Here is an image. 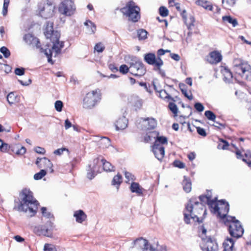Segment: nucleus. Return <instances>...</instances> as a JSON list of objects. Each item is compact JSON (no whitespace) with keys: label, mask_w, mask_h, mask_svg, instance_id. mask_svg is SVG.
<instances>
[{"label":"nucleus","mask_w":251,"mask_h":251,"mask_svg":"<svg viewBox=\"0 0 251 251\" xmlns=\"http://www.w3.org/2000/svg\"><path fill=\"white\" fill-rule=\"evenodd\" d=\"M19 203L17 210L26 213L29 217H32L37 212L39 203L33 197V193L28 189H23L19 194Z\"/></svg>","instance_id":"1"},{"label":"nucleus","mask_w":251,"mask_h":251,"mask_svg":"<svg viewBox=\"0 0 251 251\" xmlns=\"http://www.w3.org/2000/svg\"><path fill=\"white\" fill-rule=\"evenodd\" d=\"M203 215L206 214V210L203 204L195 201L194 199H191L186 204L185 208L183 211L184 220L186 224L190 223V219L194 221L201 223L198 216L201 213Z\"/></svg>","instance_id":"2"},{"label":"nucleus","mask_w":251,"mask_h":251,"mask_svg":"<svg viewBox=\"0 0 251 251\" xmlns=\"http://www.w3.org/2000/svg\"><path fill=\"white\" fill-rule=\"evenodd\" d=\"M45 35L47 38H50L53 46L51 48L52 54H54L55 57L61 52V49L64 47V42H60L59 39L60 36V33L57 31H54L53 30V23L49 22L48 23L47 27L45 31Z\"/></svg>","instance_id":"3"},{"label":"nucleus","mask_w":251,"mask_h":251,"mask_svg":"<svg viewBox=\"0 0 251 251\" xmlns=\"http://www.w3.org/2000/svg\"><path fill=\"white\" fill-rule=\"evenodd\" d=\"M233 64L234 71L236 74L245 79L251 80V66L247 62L236 58Z\"/></svg>","instance_id":"4"},{"label":"nucleus","mask_w":251,"mask_h":251,"mask_svg":"<svg viewBox=\"0 0 251 251\" xmlns=\"http://www.w3.org/2000/svg\"><path fill=\"white\" fill-rule=\"evenodd\" d=\"M225 224L228 226L229 234L232 237L238 238L242 236L243 228L240 222L236 220L235 217L227 216Z\"/></svg>","instance_id":"5"},{"label":"nucleus","mask_w":251,"mask_h":251,"mask_svg":"<svg viewBox=\"0 0 251 251\" xmlns=\"http://www.w3.org/2000/svg\"><path fill=\"white\" fill-rule=\"evenodd\" d=\"M140 8L132 1H129L121 10L123 14L128 17L129 20L133 22H137L140 19Z\"/></svg>","instance_id":"6"},{"label":"nucleus","mask_w":251,"mask_h":251,"mask_svg":"<svg viewBox=\"0 0 251 251\" xmlns=\"http://www.w3.org/2000/svg\"><path fill=\"white\" fill-rule=\"evenodd\" d=\"M209 208L212 212L217 213L220 218L224 219L228 212L229 205L225 200H222L218 202L215 200L214 202L209 203Z\"/></svg>","instance_id":"7"},{"label":"nucleus","mask_w":251,"mask_h":251,"mask_svg":"<svg viewBox=\"0 0 251 251\" xmlns=\"http://www.w3.org/2000/svg\"><path fill=\"white\" fill-rule=\"evenodd\" d=\"M99 90H93L88 93L83 100V107L85 108H91L100 100V95Z\"/></svg>","instance_id":"8"},{"label":"nucleus","mask_w":251,"mask_h":251,"mask_svg":"<svg viewBox=\"0 0 251 251\" xmlns=\"http://www.w3.org/2000/svg\"><path fill=\"white\" fill-rule=\"evenodd\" d=\"M130 73L136 76H142L146 72V69L142 62L134 57L130 63L129 66Z\"/></svg>","instance_id":"9"},{"label":"nucleus","mask_w":251,"mask_h":251,"mask_svg":"<svg viewBox=\"0 0 251 251\" xmlns=\"http://www.w3.org/2000/svg\"><path fill=\"white\" fill-rule=\"evenodd\" d=\"M75 5L72 0H65L62 1L59 6V12L65 16H70L75 11Z\"/></svg>","instance_id":"10"},{"label":"nucleus","mask_w":251,"mask_h":251,"mask_svg":"<svg viewBox=\"0 0 251 251\" xmlns=\"http://www.w3.org/2000/svg\"><path fill=\"white\" fill-rule=\"evenodd\" d=\"M200 247L202 251H217L218 249V244L215 240L210 236L202 237Z\"/></svg>","instance_id":"11"},{"label":"nucleus","mask_w":251,"mask_h":251,"mask_svg":"<svg viewBox=\"0 0 251 251\" xmlns=\"http://www.w3.org/2000/svg\"><path fill=\"white\" fill-rule=\"evenodd\" d=\"M54 6L52 4L40 3L38 5V10L41 16L47 19L51 17L54 13Z\"/></svg>","instance_id":"12"},{"label":"nucleus","mask_w":251,"mask_h":251,"mask_svg":"<svg viewBox=\"0 0 251 251\" xmlns=\"http://www.w3.org/2000/svg\"><path fill=\"white\" fill-rule=\"evenodd\" d=\"M52 223L48 221L45 225L39 226L34 228V232L39 235H44L50 237L52 235Z\"/></svg>","instance_id":"13"},{"label":"nucleus","mask_w":251,"mask_h":251,"mask_svg":"<svg viewBox=\"0 0 251 251\" xmlns=\"http://www.w3.org/2000/svg\"><path fill=\"white\" fill-rule=\"evenodd\" d=\"M144 60L148 64L153 65L154 67L156 66H159L163 65V61L159 56L156 57L154 53H148L144 55Z\"/></svg>","instance_id":"14"},{"label":"nucleus","mask_w":251,"mask_h":251,"mask_svg":"<svg viewBox=\"0 0 251 251\" xmlns=\"http://www.w3.org/2000/svg\"><path fill=\"white\" fill-rule=\"evenodd\" d=\"M35 163L39 168H45L46 172L49 171L50 173H52L53 172V170L52 169L53 165L50 160L48 159L46 157H38Z\"/></svg>","instance_id":"15"},{"label":"nucleus","mask_w":251,"mask_h":251,"mask_svg":"<svg viewBox=\"0 0 251 251\" xmlns=\"http://www.w3.org/2000/svg\"><path fill=\"white\" fill-rule=\"evenodd\" d=\"M149 244L147 240L142 237L137 238L132 243L131 248H136L141 251H147L149 249Z\"/></svg>","instance_id":"16"},{"label":"nucleus","mask_w":251,"mask_h":251,"mask_svg":"<svg viewBox=\"0 0 251 251\" xmlns=\"http://www.w3.org/2000/svg\"><path fill=\"white\" fill-rule=\"evenodd\" d=\"M33 44H35L37 49H40V51L42 53H44L48 58V61L51 64H53V62L51 59V56L52 55V52L50 49H44L41 47L39 39L37 38L34 39Z\"/></svg>","instance_id":"17"},{"label":"nucleus","mask_w":251,"mask_h":251,"mask_svg":"<svg viewBox=\"0 0 251 251\" xmlns=\"http://www.w3.org/2000/svg\"><path fill=\"white\" fill-rule=\"evenodd\" d=\"M152 151L155 157L159 161H161L165 154L164 148L162 145H153Z\"/></svg>","instance_id":"18"},{"label":"nucleus","mask_w":251,"mask_h":251,"mask_svg":"<svg viewBox=\"0 0 251 251\" xmlns=\"http://www.w3.org/2000/svg\"><path fill=\"white\" fill-rule=\"evenodd\" d=\"M144 122L143 125L145 126V130L152 129L155 128L157 126V122L153 118H147L146 119H142Z\"/></svg>","instance_id":"19"},{"label":"nucleus","mask_w":251,"mask_h":251,"mask_svg":"<svg viewBox=\"0 0 251 251\" xmlns=\"http://www.w3.org/2000/svg\"><path fill=\"white\" fill-rule=\"evenodd\" d=\"M222 59V54L218 51H212L209 54V57L207 59L208 61L211 64H217Z\"/></svg>","instance_id":"20"},{"label":"nucleus","mask_w":251,"mask_h":251,"mask_svg":"<svg viewBox=\"0 0 251 251\" xmlns=\"http://www.w3.org/2000/svg\"><path fill=\"white\" fill-rule=\"evenodd\" d=\"M220 72L224 76V81L230 82L233 77L232 74L230 70L227 67L221 66Z\"/></svg>","instance_id":"21"},{"label":"nucleus","mask_w":251,"mask_h":251,"mask_svg":"<svg viewBox=\"0 0 251 251\" xmlns=\"http://www.w3.org/2000/svg\"><path fill=\"white\" fill-rule=\"evenodd\" d=\"M128 124V120L125 117L123 116L122 118H119L116 122L115 126L116 130H123L125 129Z\"/></svg>","instance_id":"22"},{"label":"nucleus","mask_w":251,"mask_h":251,"mask_svg":"<svg viewBox=\"0 0 251 251\" xmlns=\"http://www.w3.org/2000/svg\"><path fill=\"white\" fill-rule=\"evenodd\" d=\"M130 190L132 193H135L138 196H141L143 194V188L140 186L138 183L132 182Z\"/></svg>","instance_id":"23"},{"label":"nucleus","mask_w":251,"mask_h":251,"mask_svg":"<svg viewBox=\"0 0 251 251\" xmlns=\"http://www.w3.org/2000/svg\"><path fill=\"white\" fill-rule=\"evenodd\" d=\"M74 216L75 218L76 221L79 223H82L87 218L86 215L81 210L75 212Z\"/></svg>","instance_id":"24"},{"label":"nucleus","mask_w":251,"mask_h":251,"mask_svg":"<svg viewBox=\"0 0 251 251\" xmlns=\"http://www.w3.org/2000/svg\"><path fill=\"white\" fill-rule=\"evenodd\" d=\"M233 240L227 237L223 243L224 251H233Z\"/></svg>","instance_id":"25"},{"label":"nucleus","mask_w":251,"mask_h":251,"mask_svg":"<svg viewBox=\"0 0 251 251\" xmlns=\"http://www.w3.org/2000/svg\"><path fill=\"white\" fill-rule=\"evenodd\" d=\"M182 185L183 186V189L185 192L189 193L191 191V182L190 179L187 178L186 176H184V179L182 182Z\"/></svg>","instance_id":"26"},{"label":"nucleus","mask_w":251,"mask_h":251,"mask_svg":"<svg viewBox=\"0 0 251 251\" xmlns=\"http://www.w3.org/2000/svg\"><path fill=\"white\" fill-rule=\"evenodd\" d=\"M196 3L198 5L203 7L204 9L210 11H213V8H214L210 2L205 0H198L196 1Z\"/></svg>","instance_id":"27"},{"label":"nucleus","mask_w":251,"mask_h":251,"mask_svg":"<svg viewBox=\"0 0 251 251\" xmlns=\"http://www.w3.org/2000/svg\"><path fill=\"white\" fill-rule=\"evenodd\" d=\"M186 11L185 10H183L182 12L181 13V15L182 17V18L185 21L186 24L187 25V27L189 29H191L192 26H193L194 23L195 22V19L194 17L190 16L189 18V22H188L186 19Z\"/></svg>","instance_id":"28"},{"label":"nucleus","mask_w":251,"mask_h":251,"mask_svg":"<svg viewBox=\"0 0 251 251\" xmlns=\"http://www.w3.org/2000/svg\"><path fill=\"white\" fill-rule=\"evenodd\" d=\"M222 20L225 23H228L232 24L233 27L238 25V22L236 19L232 18L230 16H225L222 17Z\"/></svg>","instance_id":"29"},{"label":"nucleus","mask_w":251,"mask_h":251,"mask_svg":"<svg viewBox=\"0 0 251 251\" xmlns=\"http://www.w3.org/2000/svg\"><path fill=\"white\" fill-rule=\"evenodd\" d=\"M101 162L102 163L103 168L105 171L112 172L114 171V167L110 162L106 161L103 158L101 159Z\"/></svg>","instance_id":"30"},{"label":"nucleus","mask_w":251,"mask_h":251,"mask_svg":"<svg viewBox=\"0 0 251 251\" xmlns=\"http://www.w3.org/2000/svg\"><path fill=\"white\" fill-rule=\"evenodd\" d=\"M89 169L88 170L87 172V177L89 179H93L95 175H96V172L98 171V170L96 169V167L95 166H93L91 168V165H89Z\"/></svg>","instance_id":"31"},{"label":"nucleus","mask_w":251,"mask_h":251,"mask_svg":"<svg viewBox=\"0 0 251 251\" xmlns=\"http://www.w3.org/2000/svg\"><path fill=\"white\" fill-rule=\"evenodd\" d=\"M236 1L237 0H222L223 7L229 9L235 4Z\"/></svg>","instance_id":"32"},{"label":"nucleus","mask_w":251,"mask_h":251,"mask_svg":"<svg viewBox=\"0 0 251 251\" xmlns=\"http://www.w3.org/2000/svg\"><path fill=\"white\" fill-rule=\"evenodd\" d=\"M122 182V176L119 174H117L116 176H114L112 181V185L116 186L117 188H118Z\"/></svg>","instance_id":"33"},{"label":"nucleus","mask_w":251,"mask_h":251,"mask_svg":"<svg viewBox=\"0 0 251 251\" xmlns=\"http://www.w3.org/2000/svg\"><path fill=\"white\" fill-rule=\"evenodd\" d=\"M167 138L164 136H157L155 141L154 145H162L163 144H167Z\"/></svg>","instance_id":"34"},{"label":"nucleus","mask_w":251,"mask_h":251,"mask_svg":"<svg viewBox=\"0 0 251 251\" xmlns=\"http://www.w3.org/2000/svg\"><path fill=\"white\" fill-rule=\"evenodd\" d=\"M99 144L102 148H106L110 146V140L108 138L103 137L100 141Z\"/></svg>","instance_id":"35"},{"label":"nucleus","mask_w":251,"mask_h":251,"mask_svg":"<svg viewBox=\"0 0 251 251\" xmlns=\"http://www.w3.org/2000/svg\"><path fill=\"white\" fill-rule=\"evenodd\" d=\"M210 196H200L199 197L200 200L201 201V203L203 204V203H207L208 206H209V203L210 202H214L215 200H211Z\"/></svg>","instance_id":"36"},{"label":"nucleus","mask_w":251,"mask_h":251,"mask_svg":"<svg viewBox=\"0 0 251 251\" xmlns=\"http://www.w3.org/2000/svg\"><path fill=\"white\" fill-rule=\"evenodd\" d=\"M84 25L87 26L88 28H90L89 31L90 33L93 34L95 33L96 30V26L91 21H87L84 23Z\"/></svg>","instance_id":"37"},{"label":"nucleus","mask_w":251,"mask_h":251,"mask_svg":"<svg viewBox=\"0 0 251 251\" xmlns=\"http://www.w3.org/2000/svg\"><path fill=\"white\" fill-rule=\"evenodd\" d=\"M148 32L143 29H140L137 30V35L139 40H144L147 37Z\"/></svg>","instance_id":"38"},{"label":"nucleus","mask_w":251,"mask_h":251,"mask_svg":"<svg viewBox=\"0 0 251 251\" xmlns=\"http://www.w3.org/2000/svg\"><path fill=\"white\" fill-rule=\"evenodd\" d=\"M159 97L161 99H168L171 100L173 101H175L173 98L171 97L165 90L162 89L161 91H159Z\"/></svg>","instance_id":"39"},{"label":"nucleus","mask_w":251,"mask_h":251,"mask_svg":"<svg viewBox=\"0 0 251 251\" xmlns=\"http://www.w3.org/2000/svg\"><path fill=\"white\" fill-rule=\"evenodd\" d=\"M35 38H36V37H34L30 34H25L24 37V40L27 44H33V42L34 41V39H35Z\"/></svg>","instance_id":"40"},{"label":"nucleus","mask_w":251,"mask_h":251,"mask_svg":"<svg viewBox=\"0 0 251 251\" xmlns=\"http://www.w3.org/2000/svg\"><path fill=\"white\" fill-rule=\"evenodd\" d=\"M47 174L46 171L44 169L41 170L39 173L34 175V178L35 180L42 179Z\"/></svg>","instance_id":"41"},{"label":"nucleus","mask_w":251,"mask_h":251,"mask_svg":"<svg viewBox=\"0 0 251 251\" xmlns=\"http://www.w3.org/2000/svg\"><path fill=\"white\" fill-rule=\"evenodd\" d=\"M125 176L126 178V182L129 183L130 181L133 182L135 179V176L131 173L125 171Z\"/></svg>","instance_id":"42"},{"label":"nucleus","mask_w":251,"mask_h":251,"mask_svg":"<svg viewBox=\"0 0 251 251\" xmlns=\"http://www.w3.org/2000/svg\"><path fill=\"white\" fill-rule=\"evenodd\" d=\"M133 102L134 103V106L137 108L139 109L142 106L143 101L138 97H135L134 98V101Z\"/></svg>","instance_id":"43"},{"label":"nucleus","mask_w":251,"mask_h":251,"mask_svg":"<svg viewBox=\"0 0 251 251\" xmlns=\"http://www.w3.org/2000/svg\"><path fill=\"white\" fill-rule=\"evenodd\" d=\"M204 115L208 120L215 121L216 115L213 112L209 110L206 111L204 113Z\"/></svg>","instance_id":"44"},{"label":"nucleus","mask_w":251,"mask_h":251,"mask_svg":"<svg viewBox=\"0 0 251 251\" xmlns=\"http://www.w3.org/2000/svg\"><path fill=\"white\" fill-rule=\"evenodd\" d=\"M10 2V0H4L2 14L3 16H5L7 13L8 7Z\"/></svg>","instance_id":"45"},{"label":"nucleus","mask_w":251,"mask_h":251,"mask_svg":"<svg viewBox=\"0 0 251 251\" xmlns=\"http://www.w3.org/2000/svg\"><path fill=\"white\" fill-rule=\"evenodd\" d=\"M7 100L10 104L14 103L16 100V96L14 93H10L7 96Z\"/></svg>","instance_id":"46"},{"label":"nucleus","mask_w":251,"mask_h":251,"mask_svg":"<svg viewBox=\"0 0 251 251\" xmlns=\"http://www.w3.org/2000/svg\"><path fill=\"white\" fill-rule=\"evenodd\" d=\"M63 106V103L61 100H56L54 103V107L57 112H61Z\"/></svg>","instance_id":"47"},{"label":"nucleus","mask_w":251,"mask_h":251,"mask_svg":"<svg viewBox=\"0 0 251 251\" xmlns=\"http://www.w3.org/2000/svg\"><path fill=\"white\" fill-rule=\"evenodd\" d=\"M169 107L175 115L176 116L178 113V108L174 102H170L169 104Z\"/></svg>","instance_id":"48"},{"label":"nucleus","mask_w":251,"mask_h":251,"mask_svg":"<svg viewBox=\"0 0 251 251\" xmlns=\"http://www.w3.org/2000/svg\"><path fill=\"white\" fill-rule=\"evenodd\" d=\"M0 51L3 54L5 58H8L10 55L9 50L4 46L0 48Z\"/></svg>","instance_id":"49"},{"label":"nucleus","mask_w":251,"mask_h":251,"mask_svg":"<svg viewBox=\"0 0 251 251\" xmlns=\"http://www.w3.org/2000/svg\"><path fill=\"white\" fill-rule=\"evenodd\" d=\"M105 49V47L101 43L96 44L94 47V50L98 52H102Z\"/></svg>","instance_id":"50"},{"label":"nucleus","mask_w":251,"mask_h":251,"mask_svg":"<svg viewBox=\"0 0 251 251\" xmlns=\"http://www.w3.org/2000/svg\"><path fill=\"white\" fill-rule=\"evenodd\" d=\"M159 14L161 16L165 17L168 15L169 11L166 7L161 6L159 8Z\"/></svg>","instance_id":"51"},{"label":"nucleus","mask_w":251,"mask_h":251,"mask_svg":"<svg viewBox=\"0 0 251 251\" xmlns=\"http://www.w3.org/2000/svg\"><path fill=\"white\" fill-rule=\"evenodd\" d=\"M42 215L46 218L50 219L52 217V215L50 212L47 211V209L45 207H43L41 208Z\"/></svg>","instance_id":"52"},{"label":"nucleus","mask_w":251,"mask_h":251,"mask_svg":"<svg viewBox=\"0 0 251 251\" xmlns=\"http://www.w3.org/2000/svg\"><path fill=\"white\" fill-rule=\"evenodd\" d=\"M129 69V67L128 68L127 65L123 64L120 67L119 71L123 74H126L128 73Z\"/></svg>","instance_id":"53"},{"label":"nucleus","mask_w":251,"mask_h":251,"mask_svg":"<svg viewBox=\"0 0 251 251\" xmlns=\"http://www.w3.org/2000/svg\"><path fill=\"white\" fill-rule=\"evenodd\" d=\"M173 165L174 166L180 169L184 168L185 166V165L184 163L177 160H175L174 161Z\"/></svg>","instance_id":"54"},{"label":"nucleus","mask_w":251,"mask_h":251,"mask_svg":"<svg viewBox=\"0 0 251 251\" xmlns=\"http://www.w3.org/2000/svg\"><path fill=\"white\" fill-rule=\"evenodd\" d=\"M44 251H56L55 247L51 244H46L44 246Z\"/></svg>","instance_id":"55"},{"label":"nucleus","mask_w":251,"mask_h":251,"mask_svg":"<svg viewBox=\"0 0 251 251\" xmlns=\"http://www.w3.org/2000/svg\"><path fill=\"white\" fill-rule=\"evenodd\" d=\"M221 144H219L218 145V148L219 149H221L223 150H226L227 149L229 146V144L228 142L224 140H221Z\"/></svg>","instance_id":"56"},{"label":"nucleus","mask_w":251,"mask_h":251,"mask_svg":"<svg viewBox=\"0 0 251 251\" xmlns=\"http://www.w3.org/2000/svg\"><path fill=\"white\" fill-rule=\"evenodd\" d=\"M182 93L184 95L185 97H186L189 100H192L193 98L192 93L191 92H189L188 93L187 92V89H182Z\"/></svg>","instance_id":"57"},{"label":"nucleus","mask_w":251,"mask_h":251,"mask_svg":"<svg viewBox=\"0 0 251 251\" xmlns=\"http://www.w3.org/2000/svg\"><path fill=\"white\" fill-rule=\"evenodd\" d=\"M162 65H160L159 66H156L154 67L153 70L158 72V73L160 75L164 77L165 76V71L161 69V67Z\"/></svg>","instance_id":"58"},{"label":"nucleus","mask_w":251,"mask_h":251,"mask_svg":"<svg viewBox=\"0 0 251 251\" xmlns=\"http://www.w3.org/2000/svg\"><path fill=\"white\" fill-rule=\"evenodd\" d=\"M20 148L19 146H17V149L18 150L16 151V153L17 154H19V155H23V154H25L26 152L25 148L24 147H21L20 148Z\"/></svg>","instance_id":"59"},{"label":"nucleus","mask_w":251,"mask_h":251,"mask_svg":"<svg viewBox=\"0 0 251 251\" xmlns=\"http://www.w3.org/2000/svg\"><path fill=\"white\" fill-rule=\"evenodd\" d=\"M199 231L200 232L201 231V233L200 234V236L201 237V239H202V237H208L206 236V233L207 232L206 229L205 228V227L202 226L199 227Z\"/></svg>","instance_id":"60"},{"label":"nucleus","mask_w":251,"mask_h":251,"mask_svg":"<svg viewBox=\"0 0 251 251\" xmlns=\"http://www.w3.org/2000/svg\"><path fill=\"white\" fill-rule=\"evenodd\" d=\"M194 107L196 108V109L199 112L203 111L204 108L203 105L200 102L196 103L194 105Z\"/></svg>","instance_id":"61"},{"label":"nucleus","mask_w":251,"mask_h":251,"mask_svg":"<svg viewBox=\"0 0 251 251\" xmlns=\"http://www.w3.org/2000/svg\"><path fill=\"white\" fill-rule=\"evenodd\" d=\"M15 73L18 75H23L25 74V69L23 68H17L15 70Z\"/></svg>","instance_id":"62"},{"label":"nucleus","mask_w":251,"mask_h":251,"mask_svg":"<svg viewBox=\"0 0 251 251\" xmlns=\"http://www.w3.org/2000/svg\"><path fill=\"white\" fill-rule=\"evenodd\" d=\"M197 131L199 135H200L203 137H205L206 136V133L204 128H201V127H197Z\"/></svg>","instance_id":"63"},{"label":"nucleus","mask_w":251,"mask_h":251,"mask_svg":"<svg viewBox=\"0 0 251 251\" xmlns=\"http://www.w3.org/2000/svg\"><path fill=\"white\" fill-rule=\"evenodd\" d=\"M10 146L3 142V145L1 146L0 150L2 152H6L9 151L10 149Z\"/></svg>","instance_id":"64"}]
</instances>
